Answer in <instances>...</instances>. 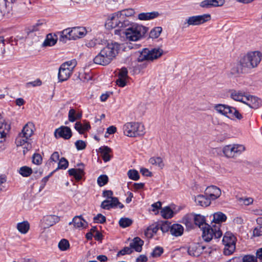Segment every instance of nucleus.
I'll return each instance as SVG.
<instances>
[{
    "label": "nucleus",
    "instance_id": "f257e3e1",
    "mask_svg": "<svg viewBox=\"0 0 262 262\" xmlns=\"http://www.w3.org/2000/svg\"><path fill=\"white\" fill-rule=\"evenodd\" d=\"M262 59V53L259 51L247 53L242 57L239 64L231 69L232 74L248 73L251 69L258 66Z\"/></svg>",
    "mask_w": 262,
    "mask_h": 262
},
{
    "label": "nucleus",
    "instance_id": "f03ea898",
    "mask_svg": "<svg viewBox=\"0 0 262 262\" xmlns=\"http://www.w3.org/2000/svg\"><path fill=\"white\" fill-rule=\"evenodd\" d=\"M120 50V45L116 42H107L100 53L94 58V62L97 64L106 66L115 58Z\"/></svg>",
    "mask_w": 262,
    "mask_h": 262
},
{
    "label": "nucleus",
    "instance_id": "7ed1b4c3",
    "mask_svg": "<svg viewBox=\"0 0 262 262\" xmlns=\"http://www.w3.org/2000/svg\"><path fill=\"white\" fill-rule=\"evenodd\" d=\"M147 30V28L134 23L130 27L126 29V32H123V34L128 41H136L143 37Z\"/></svg>",
    "mask_w": 262,
    "mask_h": 262
},
{
    "label": "nucleus",
    "instance_id": "20e7f679",
    "mask_svg": "<svg viewBox=\"0 0 262 262\" xmlns=\"http://www.w3.org/2000/svg\"><path fill=\"white\" fill-rule=\"evenodd\" d=\"M86 30L84 27H73L67 28L61 32L60 41H65V39L76 40L84 37L86 34Z\"/></svg>",
    "mask_w": 262,
    "mask_h": 262
},
{
    "label": "nucleus",
    "instance_id": "39448f33",
    "mask_svg": "<svg viewBox=\"0 0 262 262\" xmlns=\"http://www.w3.org/2000/svg\"><path fill=\"white\" fill-rule=\"evenodd\" d=\"M144 125L139 122H127L123 126L124 134L129 137H135L144 135Z\"/></svg>",
    "mask_w": 262,
    "mask_h": 262
},
{
    "label": "nucleus",
    "instance_id": "423d86ee",
    "mask_svg": "<svg viewBox=\"0 0 262 262\" xmlns=\"http://www.w3.org/2000/svg\"><path fill=\"white\" fill-rule=\"evenodd\" d=\"M76 64L77 61L75 59L63 63L58 71L59 81L63 82L67 80L72 75Z\"/></svg>",
    "mask_w": 262,
    "mask_h": 262
},
{
    "label": "nucleus",
    "instance_id": "0eeeda50",
    "mask_svg": "<svg viewBox=\"0 0 262 262\" xmlns=\"http://www.w3.org/2000/svg\"><path fill=\"white\" fill-rule=\"evenodd\" d=\"M221 226L212 225L211 227L208 224L202 227V237L203 239L207 242H210L214 237L215 238H219L222 236V232L220 229Z\"/></svg>",
    "mask_w": 262,
    "mask_h": 262
},
{
    "label": "nucleus",
    "instance_id": "6e6552de",
    "mask_svg": "<svg viewBox=\"0 0 262 262\" xmlns=\"http://www.w3.org/2000/svg\"><path fill=\"white\" fill-rule=\"evenodd\" d=\"M163 53L162 49L157 48L147 49L145 48L140 52L138 58L139 62L144 60L153 61L160 57Z\"/></svg>",
    "mask_w": 262,
    "mask_h": 262
},
{
    "label": "nucleus",
    "instance_id": "1a4fd4ad",
    "mask_svg": "<svg viewBox=\"0 0 262 262\" xmlns=\"http://www.w3.org/2000/svg\"><path fill=\"white\" fill-rule=\"evenodd\" d=\"M211 15L204 14L200 15H194L188 17L183 23V28H188L190 26H199L211 19Z\"/></svg>",
    "mask_w": 262,
    "mask_h": 262
},
{
    "label": "nucleus",
    "instance_id": "9d476101",
    "mask_svg": "<svg viewBox=\"0 0 262 262\" xmlns=\"http://www.w3.org/2000/svg\"><path fill=\"white\" fill-rule=\"evenodd\" d=\"M222 242L225 245L224 253L226 255L232 254L235 249V237L230 233H226L223 237Z\"/></svg>",
    "mask_w": 262,
    "mask_h": 262
},
{
    "label": "nucleus",
    "instance_id": "9b49d317",
    "mask_svg": "<svg viewBox=\"0 0 262 262\" xmlns=\"http://www.w3.org/2000/svg\"><path fill=\"white\" fill-rule=\"evenodd\" d=\"M245 150V147L242 144H232L226 145L223 147V151L226 157L234 158L240 155Z\"/></svg>",
    "mask_w": 262,
    "mask_h": 262
},
{
    "label": "nucleus",
    "instance_id": "f8f14e48",
    "mask_svg": "<svg viewBox=\"0 0 262 262\" xmlns=\"http://www.w3.org/2000/svg\"><path fill=\"white\" fill-rule=\"evenodd\" d=\"M101 207L104 209L109 210L110 208L116 207L122 209L124 206L119 202L117 198H114L103 201L101 203Z\"/></svg>",
    "mask_w": 262,
    "mask_h": 262
},
{
    "label": "nucleus",
    "instance_id": "ddd939ff",
    "mask_svg": "<svg viewBox=\"0 0 262 262\" xmlns=\"http://www.w3.org/2000/svg\"><path fill=\"white\" fill-rule=\"evenodd\" d=\"M245 98V102L244 103L247 104L251 108L257 109L261 105V100L256 96L247 94Z\"/></svg>",
    "mask_w": 262,
    "mask_h": 262
},
{
    "label": "nucleus",
    "instance_id": "4468645a",
    "mask_svg": "<svg viewBox=\"0 0 262 262\" xmlns=\"http://www.w3.org/2000/svg\"><path fill=\"white\" fill-rule=\"evenodd\" d=\"M54 135L56 138H62L67 140L72 137V133L70 127L62 126L55 130Z\"/></svg>",
    "mask_w": 262,
    "mask_h": 262
},
{
    "label": "nucleus",
    "instance_id": "2eb2a0df",
    "mask_svg": "<svg viewBox=\"0 0 262 262\" xmlns=\"http://www.w3.org/2000/svg\"><path fill=\"white\" fill-rule=\"evenodd\" d=\"M120 19V16L118 15L117 12L107 19L105 26L108 29H112L116 27L119 28Z\"/></svg>",
    "mask_w": 262,
    "mask_h": 262
},
{
    "label": "nucleus",
    "instance_id": "dca6fc26",
    "mask_svg": "<svg viewBox=\"0 0 262 262\" xmlns=\"http://www.w3.org/2000/svg\"><path fill=\"white\" fill-rule=\"evenodd\" d=\"M206 194L210 200H214L221 195V189L215 186H210L206 189Z\"/></svg>",
    "mask_w": 262,
    "mask_h": 262
},
{
    "label": "nucleus",
    "instance_id": "f3484780",
    "mask_svg": "<svg viewBox=\"0 0 262 262\" xmlns=\"http://www.w3.org/2000/svg\"><path fill=\"white\" fill-rule=\"evenodd\" d=\"M204 249V246L198 243L192 244L188 247V253L191 256L198 257L203 252Z\"/></svg>",
    "mask_w": 262,
    "mask_h": 262
},
{
    "label": "nucleus",
    "instance_id": "a211bd4d",
    "mask_svg": "<svg viewBox=\"0 0 262 262\" xmlns=\"http://www.w3.org/2000/svg\"><path fill=\"white\" fill-rule=\"evenodd\" d=\"M69 225H73L76 229H81L85 228L88 223L83 219L82 215L75 216L72 222L69 223Z\"/></svg>",
    "mask_w": 262,
    "mask_h": 262
},
{
    "label": "nucleus",
    "instance_id": "6ab92c4d",
    "mask_svg": "<svg viewBox=\"0 0 262 262\" xmlns=\"http://www.w3.org/2000/svg\"><path fill=\"white\" fill-rule=\"evenodd\" d=\"M225 3V0H204L200 3V6L204 8L220 7Z\"/></svg>",
    "mask_w": 262,
    "mask_h": 262
},
{
    "label": "nucleus",
    "instance_id": "aec40b11",
    "mask_svg": "<svg viewBox=\"0 0 262 262\" xmlns=\"http://www.w3.org/2000/svg\"><path fill=\"white\" fill-rule=\"evenodd\" d=\"M29 138H26L24 135L19 133L17 137L15 143L17 146L25 145L24 149H26L27 151L29 150L31 148V144L28 142Z\"/></svg>",
    "mask_w": 262,
    "mask_h": 262
},
{
    "label": "nucleus",
    "instance_id": "412c9836",
    "mask_svg": "<svg viewBox=\"0 0 262 262\" xmlns=\"http://www.w3.org/2000/svg\"><path fill=\"white\" fill-rule=\"evenodd\" d=\"M144 242L140 237H135L129 244V246L132 247L133 250L137 252H141L142 249V246Z\"/></svg>",
    "mask_w": 262,
    "mask_h": 262
},
{
    "label": "nucleus",
    "instance_id": "4be33fe9",
    "mask_svg": "<svg viewBox=\"0 0 262 262\" xmlns=\"http://www.w3.org/2000/svg\"><path fill=\"white\" fill-rule=\"evenodd\" d=\"M59 221V217L56 215H50L45 216L43 219V223L46 227H51Z\"/></svg>",
    "mask_w": 262,
    "mask_h": 262
},
{
    "label": "nucleus",
    "instance_id": "5701e85b",
    "mask_svg": "<svg viewBox=\"0 0 262 262\" xmlns=\"http://www.w3.org/2000/svg\"><path fill=\"white\" fill-rule=\"evenodd\" d=\"M34 129V124L31 122H28L24 126L20 134L26 138H30L33 134Z\"/></svg>",
    "mask_w": 262,
    "mask_h": 262
},
{
    "label": "nucleus",
    "instance_id": "b1692460",
    "mask_svg": "<svg viewBox=\"0 0 262 262\" xmlns=\"http://www.w3.org/2000/svg\"><path fill=\"white\" fill-rule=\"evenodd\" d=\"M247 94L244 92L240 91H233L231 92L230 96L235 101L244 103Z\"/></svg>",
    "mask_w": 262,
    "mask_h": 262
},
{
    "label": "nucleus",
    "instance_id": "393cba45",
    "mask_svg": "<svg viewBox=\"0 0 262 262\" xmlns=\"http://www.w3.org/2000/svg\"><path fill=\"white\" fill-rule=\"evenodd\" d=\"M10 129V126L6 123H4L0 120V142H3L7 134Z\"/></svg>",
    "mask_w": 262,
    "mask_h": 262
},
{
    "label": "nucleus",
    "instance_id": "a878e982",
    "mask_svg": "<svg viewBox=\"0 0 262 262\" xmlns=\"http://www.w3.org/2000/svg\"><path fill=\"white\" fill-rule=\"evenodd\" d=\"M194 201L196 205L207 207L210 204V200L203 195H198L195 197Z\"/></svg>",
    "mask_w": 262,
    "mask_h": 262
},
{
    "label": "nucleus",
    "instance_id": "bb28decb",
    "mask_svg": "<svg viewBox=\"0 0 262 262\" xmlns=\"http://www.w3.org/2000/svg\"><path fill=\"white\" fill-rule=\"evenodd\" d=\"M227 219V216L225 214L221 212H217L214 213L213 214V220L212 223H214L215 224V225L221 226V223L226 221Z\"/></svg>",
    "mask_w": 262,
    "mask_h": 262
},
{
    "label": "nucleus",
    "instance_id": "cd10ccee",
    "mask_svg": "<svg viewBox=\"0 0 262 262\" xmlns=\"http://www.w3.org/2000/svg\"><path fill=\"white\" fill-rule=\"evenodd\" d=\"M226 117L228 118H236L240 120L243 117L239 112L234 107L228 105Z\"/></svg>",
    "mask_w": 262,
    "mask_h": 262
},
{
    "label": "nucleus",
    "instance_id": "c85d7f7f",
    "mask_svg": "<svg viewBox=\"0 0 262 262\" xmlns=\"http://www.w3.org/2000/svg\"><path fill=\"white\" fill-rule=\"evenodd\" d=\"M101 156L104 162H108L111 160L110 152L111 149L107 146H102L99 148Z\"/></svg>",
    "mask_w": 262,
    "mask_h": 262
},
{
    "label": "nucleus",
    "instance_id": "c756f323",
    "mask_svg": "<svg viewBox=\"0 0 262 262\" xmlns=\"http://www.w3.org/2000/svg\"><path fill=\"white\" fill-rule=\"evenodd\" d=\"M158 12H151L147 13H141L139 14L138 18L142 20H146L154 19L159 16Z\"/></svg>",
    "mask_w": 262,
    "mask_h": 262
},
{
    "label": "nucleus",
    "instance_id": "7c9ffc66",
    "mask_svg": "<svg viewBox=\"0 0 262 262\" xmlns=\"http://www.w3.org/2000/svg\"><path fill=\"white\" fill-rule=\"evenodd\" d=\"M183 227L180 224H173L170 228L171 234L175 236H181L183 233Z\"/></svg>",
    "mask_w": 262,
    "mask_h": 262
},
{
    "label": "nucleus",
    "instance_id": "2f4dec72",
    "mask_svg": "<svg viewBox=\"0 0 262 262\" xmlns=\"http://www.w3.org/2000/svg\"><path fill=\"white\" fill-rule=\"evenodd\" d=\"M68 172L70 176H73L77 180H81L84 173L81 168H71L68 170Z\"/></svg>",
    "mask_w": 262,
    "mask_h": 262
},
{
    "label": "nucleus",
    "instance_id": "473e14b6",
    "mask_svg": "<svg viewBox=\"0 0 262 262\" xmlns=\"http://www.w3.org/2000/svg\"><path fill=\"white\" fill-rule=\"evenodd\" d=\"M57 40V38L56 35H52L51 34L47 35L46 39L43 42L42 46L43 47H51L55 45Z\"/></svg>",
    "mask_w": 262,
    "mask_h": 262
},
{
    "label": "nucleus",
    "instance_id": "72a5a7b5",
    "mask_svg": "<svg viewBox=\"0 0 262 262\" xmlns=\"http://www.w3.org/2000/svg\"><path fill=\"white\" fill-rule=\"evenodd\" d=\"M11 4L7 0H0V14L9 13L11 10Z\"/></svg>",
    "mask_w": 262,
    "mask_h": 262
},
{
    "label": "nucleus",
    "instance_id": "f704fd0d",
    "mask_svg": "<svg viewBox=\"0 0 262 262\" xmlns=\"http://www.w3.org/2000/svg\"><path fill=\"white\" fill-rule=\"evenodd\" d=\"M120 19L118 28L124 30L123 32H126V29L130 27L133 23H131L129 20L123 17L120 16Z\"/></svg>",
    "mask_w": 262,
    "mask_h": 262
},
{
    "label": "nucleus",
    "instance_id": "c9c22d12",
    "mask_svg": "<svg viewBox=\"0 0 262 262\" xmlns=\"http://www.w3.org/2000/svg\"><path fill=\"white\" fill-rule=\"evenodd\" d=\"M30 228V225L27 221H24L21 223H19L17 225V229L18 230L23 234H26L28 232Z\"/></svg>",
    "mask_w": 262,
    "mask_h": 262
},
{
    "label": "nucleus",
    "instance_id": "e433bc0d",
    "mask_svg": "<svg viewBox=\"0 0 262 262\" xmlns=\"http://www.w3.org/2000/svg\"><path fill=\"white\" fill-rule=\"evenodd\" d=\"M81 114H76V111L73 108H71L68 113V119L69 121L73 122L81 118Z\"/></svg>",
    "mask_w": 262,
    "mask_h": 262
},
{
    "label": "nucleus",
    "instance_id": "4c0bfd02",
    "mask_svg": "<svg viewBox=\"0 0 262 262\" xmlns=\"http://www.w3.org/2000/svg\"><path fill=\"white\" fill-rule=\"evenodd\" d=\"M149 162L152 165L158 166L160 169L164 167V163L162 159L160 157H152L149 159Z\"/></svg>",
    "mask_w": 262,
    "mask_h": 262
},
{
    "label": "nucleus",
    "instance_id": "58836bf2",
    "mask_svg": "<svg viewBox=\"0 0 262 262\" xmlns=\"http://www.w3.org/2000/svg\"><path fill=\"white\" fill-rule=\"evenodd\" d=\"M194 222L196 225L198 226L200 228L205 226L207 224L205 223V218L201 215H195L194 218Z\"/></svg>",
    "mask_w": 262,
    "mask_h": 262
},
{
    "label": "nucleus",
    "instance_id": "ea45409f",
    "mask_svg": "<svg viewBox=\"0 0 262 262\" xmlns=\"http://www.w3.org/2000/svg\"><path fill=\"white\" fill-rule=\"evenodd\" d=\"M161 214L164 219H170L173 216V211L169 207H166L162 209Z\"/></svg>",
    "mask_w": 262,
    "mask_h": 262
},
{
    "label": "nucleus",
    "instance_id": "a19ab883",
    "mask_svg": "<svg viewBox=\"0 0 262 262\" xmlns=\"http://www.w3.org/2000/svg\"><path fill=\"white\" fill-rule=\"evenodd\" d=\"M228 105L222 104H218L214 106V110L219 113L226 116Z\"/></svg>",
    "mask_w": 262,
    "mask_h": 262
},
{
    "label": "nucleus",
    "instance_id": "79ce46f5",
    "mask_svg": "<svg viewBox=\"0 0 262 262\" xmlns=\"http://www.w3.org/2000/svg\"><path fill=\"white\" fill-rule=\"evenodd\" d=\"M117 13L118 15H119L120 17L125 18V17H130L134 15L135 14V11L134 9L129 8L122 10Z\"/></svg>",
    "mask_w": 262,
    "mask_h": 262
},
{
    "label": "nucleus",
    "instance_id": "37998d69",
    "mask_svg": "<svg viewBox=\"0 0 262 262\" xmlns=\"http://www.w3.org/2000/svg\"><path fill=\"white\" fill-rule=\"evenodd\" d=\"M133 223V221L127 217H122L119 221V224L122 228H126L130 226Z\"/></svg>",
    "mask_w": 262,
    "mask_h": 262
},
{
    "label": "nucleus",
    "instance_id": "c03bdc74",
    "mask_svg": "<svg viewBox=\"0 0 262 262\" xmlns=\"http://www.w3.org/2000/svg\"><path fill=\"white\" fill-rule=\"evenodd\" d=\"M19 173L25 177H29L32 173V170L31 168L27 166H23L19 169Z\"/></svg>",
    "mask_w": 262,
    "mask_h": 262
},
{
    "label": "nucleus",
    "instance_id": "a18cd8bd",
    "mask_svg": "<svg viewBox=\"0 0 262 262\" xmlns=\"http://www.w3.org/2000/svg\"><path fill=\"white\" fill-rule=\"evenodd\" d=\"M162 30V29L161 27H158L154 28L150 32V34H149L150 37L152 38H158L160 36Z\"/></svg>",
    "mask_w": 262,
    "mask_h": 262
},
{
    "label": "nucleus",
    "instance_id": "49530a36",
    "mask_svg": "<svg viewBox=\"0 0 262 262\" xmlns=\"http://www.w3.org/2000/svg\"><path fill=\"white\" fill-rule=\"evenodd\" d=\"M127 176L130 179L134 181L138 180L139 178V174L137 170L130 169L127 172Z\"/></svg>",
    "mask_w": 262,
    "mask_h": 262
},
{
    "label": "nucleus",
    "instance_id": "de8ad7c7",
    "mask_svg": "<svg viewBox=\"0 0 262 262\" xmlns=\"http://www.w3.org/2000/svg\"><path fill=\"white\" fill-rule=\"evenodd\" d=\"M108 181V178L106 175H101L97 179V183L99 186H103L106 184Z\"/></svg>",
    "mask_w": 262,
    "mask_h": 262
},
{
    "label": "nucleus",
    "instance_id": "09e8293b",
    "mask_svg": "<svg viewBox=\"0 0 262 262\" xmlns=\"http://www.w3.org/2000/svg\"><path fill=\"white\" fill-rule=\"evenodd\" d=\"M69 165L68 161L64 157L61 158L58 164V168L66 169L68 168Z\"/></svg>",
    "mask_w": 262,
    "mask_h": 262
},
{
    "label": "nucleus",
    "instance_id": "8fccbe9b",
    "mask_svg": "<svg viewBox=\"0 0 262 262\" xmlns=\"http://www.w3.org/2000/svg\"><path fill=\"white\" fill-rule=\"evenodd\" d=\"M69 247V243L68 240L66 239H61L58 244L59 248L62 251H65Z\"/></svg>",
    "mask_w": 262,
    "mask_h": 262
},
{
    "label": "nucleus",
    "instance_id": "3c124183",
    "mask_svg": "<svg viewBox=\"0 0 262 262\" xmlns=\"http://www.w3.org/2000/svg\"><path fill=\"white\" fill-rule=\"evenodd\" d=\"M42 157L39 154H34L32 157V162L36 165H40L42 163Z\"/></svg>",
    "mask_w": 262,
    "mask_h": 262
},
{
    "label": "nucleus",
    "instance_id": "603ef678",
    "mask_svg": "<svg viewBox=\"0 0 262 262\" xmlns=\"http://www.w3.org/2000/svg\"><path fill=\"white\" fill-rule=\"evenodd\" d=\"M133 250L131 247H125L123 249L118 252L117 255H124L132 253Z\"/></svg>",
    "mask_w": 262,
    "mask_h": 262
},
{
    "label": "nucleus",
    "instance_id": "864d4df0",
    "mask_svg": "<svg viewBox=\"0 0 262 262\" xmlns=\"http://www.w3.org/2000/svg\"><path fill=\"white\" fill-rule=\"evenodd\" d=\"M106 221V217L102 214L99 213L94 217V222L97 223L103 224Z\"/></svg>",
    "mask_w": 262,
    "mask_h": 262
},
{
    "label": "nucleus",
    "instance_id": "5fc2aeb1",
    "mask_svg": "<svg viewBox=\"0 0 262 262\" xmlns=\"http://www.w3.org/2000/svg\"><path fill=\"white\" fill-rule=\"evenodd\" d=\"M243 262H257L256 257L252 255H246L242 258Z\"/></svg>",
    "mask_w": 262,
    "mask_h": 262
},
{
    "label": "nucleus",
    "instance_id": "6e6d98bb",
    "mask_svg": "<svg viewBox=\"0 0 262 262\" xmlns=\"http://www.w3.org/2000/svg\"><path fill=\"white\" fill-rule=\"evenodd\" d=\"M163 252V249L162 247H156L151 253V255L153 257H158Z\"/></svg>",
    "mask_w": 262,
    "mask_h": 262
},
{
    "label": "nucleus",
    "instance_id": "4d7b16f0",
    "mask_svg": "<svg viewBox=\"0 0 262 262\" xmlns=\"http://www.w3.org/2000/svg\"><path fill=\"white\" fill-rule=\"evenodd\" d=\"M75 146L77 150H82L84 149L86 147L85 143L82 140H77L75 143Z\"/></svg>",
    "mask_w": 262,
    "mask_h": 262
},
{
    "label": "nucleus",
    "instance_id": "13d9d810",
    "mask_svg": "<svg viewBox=\"0 0 262 262\" xmlns=\"http://www.w3.org/2000/svg\"><path fill=\"white\" fill-rule=\"evenodd\" d=\"M126 78L118 76V79L116 80V83L120 87H124L126 85L127 82Z\"/></svg>",
    "mask_w": 262,
    "mask_h": 262
},
{
    "label": "nucleus",
    "instance_id": "bf43d9fd",
    "mask_svg": "<svg viewBox=\"0 0 262 262\" xmlns=\"http://www.w3.org/2000/svg\"><path fill=\"white\" fill-rule=\"evenodd\" d=\"M118 76L124 77L125 78L128 79V71L126 68L123 67L122 68L119 72Z\"/></svg>",
    "mask_w": 262,
    "mask_h": 262
},
{
    "label": "nucleus",
    "instance_id": "052dcab7",
    "mask_svg": "<svg viewBox=\"0 0 262 262\" xmlns=\"http://www.w3.org/2000/svg\"><path fill=\"white\" fill-rule=\"evenodd\" d=\"M75 128L79 132L80 134H82L84 133L83 124L81 122H77L75 124Z\"/></svg>",
    "mask_w": 262,
    "mask_h": 262
},
{
    "label": "nucleus",
    "instance_id": "680f3d73",
    "mask_svg": "<svg viewBox=\"0 0 262 262\" xmlns=\"http://www.w3.org/2000/svg\"><path fill=\"white\" fill-rule=\"evenodd\" d=\"M253 234L256 236H262V226L256 227L253 231Z\"/></svg>",
    "mask_w": 262,
    "mask_h": 262
},
{
    "label": "nucleus",
    "instance_id": "e2e57ef3",
    "mask_svg": "<svg viewBox=\"0 0 262 262\" xmlns=\"http://www.w3.org/2000/svg\"><path fill=\"white\" fill-rule=\"evenodd\" d=\"M59 155L57 151L54 152L52 154V155L50 157V160L51 161H53L54 162H56L58 160H59Z\"/></svg>",
    "mask_w": 262,
    "mask_h": 262
},
{
    "label": "nucleus",
    "instance_id": "0e129e2a",
    "mask_svg": "<svg viewBox=\"0 0 262 262\" xmlns=\"http://www.w3.org/2000/svg\"><path fill=\"white\" fill-rule=\"evenodd\" d=\"M97 45V40L96 39H93L85 43V46L88 48H94Z\"/></svg>",
    "mask_w": 262,
    "mask_h": 262
},
{
    "label": "nucleus",
    "instance_id": "69168bd1",
    "mask_svg": "<svg viewBox=\"0 0 262 262\" xmlns=\"http://www.w3.org/2000/svg\"><path fill=\"white\" fill-rule=\"evenodd\" d=\"M240 200L243 202V203L245 205H249L250 204H251L253 202V200L251 198L244 199L241 198Z\"/></svg>",
    "mask_w": 262,
    "mask_h": 262
},
{
    "label": "nucleus",
    "instance_id": "338daca9",
    "mask_svg": "<svg viewBox=\"0 0 262 262\" xmlns=\"http://www.w3.org/2000/svg\"><path fill=\"white\" fill-rule=\"evenodd\" d=\"M113 193L111 190H105L103 192V196L106 197L107 199L114 198V197H113Z\"/></svg>",
    "mask_w": 262,
    "mask_h": 262
},
{
    "label": "nucleus",
    "instance_id": "774afa93",
    "mask_svg": "<svg viewBox=\"0 0 262 262\" xmlns=\"http://www.w3.org/2000/svg\"><path fill=\"white\" fill-rule=\"evenodd\" d=\"M147 258L144 255H140L137 259L136 262H147Z\"/></svg>",
    "mask_w": 262,
    "mask_h": 262
}]
</instances>
